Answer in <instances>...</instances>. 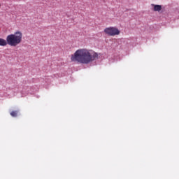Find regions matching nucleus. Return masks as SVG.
Instances as JSON below:
<instances>
[{
  "label": "nucleus",
  "instance_id": "5",
  "mask_svg": "<svg viewBox=\"0 0 179 179\" xmlns=\"http://www.w3.org/2000/svg\"><path fill=\"white\" fill-rule=\"evenodd\" d=\"M8 44V40H5L2 38H0V46L1 47H6V45Z\"/></svg>",
  "mask_w": 179,
  "mask_h": 179
},
{
  "label": "nucleus",
  "instance_id": "7",
  "mask_svg": "<svg viewBox=\"0 0 179 179\" xmlns=\"http://www.w3.org/2000/svg\"><path fill=\"white\" fill-rule=\"evenodd\" d=\"M0 6H1V4H0Z\"/></svg>",
  "mask_w": 179,
  "mask_h": 179
},
{
  "label": "nucleus",
  "instance_id": "6",
  "mask_svg": "<svg viewBox=\"0 0 179 179\" xmlns=\"http://www.w3.org/2000/svg\"><path fill=\"white\" fill-rule=\"evenodd\" d=\"M10 116L11 117H17V111H12L10 113Z\"/></svg>",
  "mask_w": 179,
  "mask_h": 179
},
{
  "label": "nucleus",
  "instance_id": "2",
  "mask_svg": "<svg viewBox=\"0 0 179 179\" xmlns=\"http://www.w3.org/2000/svg\"><path fill=\"white\" fill-rule=\"evenodd\" d=\"M22 38H23V34L20 31H16L15 34L8 35L6 40L8 45L10 47H16L22 43Z\"/></svg>",
  "mask_w": 179,
  "mask_h": 179
},
{
  "label": "nucleus",
  "instance_id": "1",
  "mask_svg": "<svg viewBox=\"0 0 179 179\" xmlns=\"http://www.w3.org/2000/svg\"><path fill=\"white\" fill-rule=\"evenodd\" d=\"M99 58V54L92 50L87 48L78 49L71 56V59L73 62H77L80 64H90Z\"/></svg>",
  "mask_w": 179,
  "mask_h": 179
},
{
  "label": "nucleus",
  "instance_id": "4",
  "mask_svg": "<svg viewBox=\"0 0 179 179\" xmlns=\"http://www.w3.org/2000/svg\"><path fill=\"white\" fill-rule=\"evenodd\" d=\"M151 6L153 7L154 12H160L162 10L161 5L151 4Z\"/></svg>",
  "mask_w": 179,
  "mask_h": 179
},
{
  "label": "nucleus",
  "instance_id": "3",
  "mask_svg": "<svg viewBox=\"0 0 179 179\" xmlns=\"http://www.w3.org/2000/svg\"><path fill=\"white\" fill-rule=\"evenodd\" d=\"M104 33H106V34H107L108 36H111L112 37H114V36L120 35V33H121V31H120V29H118V28L117 27H110L104 29Z\"/></svg>",
  "mask_w": 179,
  "mask_h": 179
}]
</instances>
